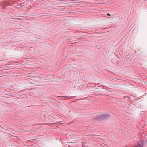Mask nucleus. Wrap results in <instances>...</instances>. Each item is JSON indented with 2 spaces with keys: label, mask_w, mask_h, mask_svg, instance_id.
<instances>
[{
  "label": "nucleus",
  "mask_w": 147,
  "mask_h": 147,
  "mask_svg": "<svg viewBox=\"0 0 147 147\" xmlns=\"http://www.w3.org/2000/svg\"><path fill=\"white\" fill-rule=\"evenodd\" d=\"M110 116V115L107 114H103L100 115L99 116L96 117L95 118V119L96 120L99 121H101L104 119Z\"/></svg>",
  "instance_id": "nucleus-1"
},
{
  "label": "nucleus",
  "mask_w": 147,
  "mask_h": 147,
  "mask_svg": "<svg viewBox=\"0 0 147 147\" xmlns=\"http://www.w3.org/2000/svg\"><path fill=\"white\" fill-rule=\"evenodd\" d=\"M145 142L144 140L138 142V143L137 145V147H143L144 145Z\"/></svg>",
  "instance_id": "nucleus-2"
},
{
  "label": "nucleus",
  "mask_w": 147,
  "mask_h": 147,
  "mask_svg": "<svg viewBox=\"0 0 147 147\" xmlns=\"http://www.w3.org/2000/svg\"><path fill=\"white\" fill-rule=\"evenodd\" d=\"M126 97H127V98H129V97H128L127 96H124V98H126Z\"/></svg>",
  "instance_id": "nucleus-3"
},
{
  "label": "nucleus",
  "mask_w": 147,
  "mask_h": 147,
  "mask_svg": "<svg viewBox=\"0 0 147 147\" xmlns=\"http://www.w3.org/2000/svg\"><path fill=\"white\" fill-rule=\"evenodd\" d=\"M107 15H109V16H110V15L109 14H108Z\"/></svg>",
  "instance_id": "nucleus-4"
},
{
  "label": "nucleus",
  "mask_w": 147,
  "mask_h": 147,
  "mask_svg": "<svg viewBox=\"0 0 147 147\" xmlns=\"http://www.w3.org/2000/svg\"><path fill=\"white\" fill-rule=\"evenodd\" d=\"M53 9H56V8H54V7H53Z\"/></svg>",
  "instance_id": "nucleus-5"
}]
</instances>
